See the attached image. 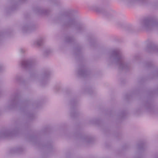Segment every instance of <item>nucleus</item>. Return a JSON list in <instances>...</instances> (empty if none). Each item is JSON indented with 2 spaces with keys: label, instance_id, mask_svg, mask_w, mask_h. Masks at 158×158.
<instances>
[{
  "label": "nucleus",
  "instance_id": "7ed1b4c3",
  "mask_svg": "<svg viewBox=\"0 0 158 158\" xmlns=\"http://www.w3.org/2000/svg\"><path fill=\"white\" fill-rule=\"evenodd\" d=\"M133 1V0H128V2H131V1Z\"/></svg>",
  "mask_w": 158,
  "mask_h": 158
},
{
  "label": "nucleus",
  "instance_id": "f257e3e1",
  "mask_svg": "<svg viewBox=\"0 0 158 158\" xmlns=\"http://www.w3.org/2000/svg\"><path fill=\"white\" fill-rule=\"evenodd\" d=\"M143 27L147 29H151L154 26V24L150 20H145L142 23Z\"/></svg>",
  "mask_w": 158,
  "mask_h": 158
},
{
  "label": "nucleus",
  "instance_id": "f03ea898",
  "mask_svg": "<svg viewBox=\"0 0 158 158\" xmlns=\"http://www.w3.org/2000/svg\"><path fill=\"white\" fill-rule=\"evenodd\" d=\"M75 21L74 20L72 19H70L69 21V24H72L74 23Z\"/></svg>",
  "mask_w": 158,
  "mask_h": 158
}]
</instances>
